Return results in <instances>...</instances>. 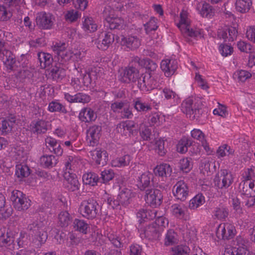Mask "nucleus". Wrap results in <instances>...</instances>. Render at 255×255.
<instances>
[{"instance_id": "c85d7f7f", "label": "nucleus", "mask_w": 255, "mask_h": 255, "mask_svg": "<svg viewBox=\"0 0 255 255\" xmlns=\"http://www.w3.org/2000/svg\"><path fill=\"white\" fill-rule=\"evenodd\" d=\"M40 161L41 165L47 168L55 166L57 162V159L52 155H44L40 157Z\"/></svg>"}, {"instance_id": "5fc2aeb1", "label": "nucleus", "mask_w": 255, "mask_h": 255, "mask_svg": "<svg viewBox=\"0 0 255 255\" xmlns=\"http://www.w3.org/2000/svg\"><path fill=\"white\" fill-rule=\"evenodd\" d=\"M88 73L90 75L91 79L93 82V83H95L96 82L101 78L102 75V72L100 67L92 68Z\"/></svg>"}, {"instance_id": "412c9836", "label": "nucleus", "mask_w": 255, "mask_h": 255, "mask_svg": "<svg viewBox=\"0 0 255 255\" xmlns=\"http://www.w3.org/2000/svg\"><path fill=\"white\" fill-rule=\"evenodd\" d=\"M152 174L149 172L142 173L137 180V185L140 190H146V188H150L151 179Z\"/></svg>"}, {"instance_id": "3c124183", "label": "nucleus", "mask_w": 255, "mask_h": 255, "mask_svg": "<svg viewBox=\"0 0 255 255\" xmlns=\"http://www.w3.org/2000/svg\"><path fill=\"white\" fill-rule=\"evenodd\" d=\"M199 11L200 14L203 17H211L213 15V13L212 6L206 2L202 4Z\"/></svg>"}, {"instance_id": "423d86ee", "label": "nucleus", "mask_w": 255, "mask_h": 255, "mask_svg": "<svg viewBox=\"0 0 255 255\" xmlns=\"http://www.w3.org/2000/svg\"><path fill=\"white\" fill-rule=\"evenodd\" d=\"M163 195L161 192L156 188H147L145 190V200L152 208H156L162 203Z\"/></svg>"}, {"instance_id": "72a5a7b5", "label": "nucleus", "mask_w": 255, "mask_h": 255, "mask_svg": "<svg viewBox=\"0 0 255 255\" xmlns=\"http://www.w3.org/2000/svg\"><path fill=\"white\" fill-rule=\"evenodd\" d=\"M51 73L53 79L57 81L62 80L66 75L64 69L57 66L51 69Z\"/></svg>"}, {"instance_id": "7c9ffc66", "label": "nucleus", "mask_w": 255, "mask_h": 255, "mask_svg": "<svg viewBox=\"0 0 255 255\" xmlns=\"http://www.w3.org/2000/svg\"><path fill=\"white\" fill-rule=\"evenodd\" d=\"M82 179L85 184L91 186L97 185V182L100 180L98 176L96 173L93 172L84 174Z\"/></svg>"}, {"instance_id": "aec40b11", "label": "nucleus", "mask_w": 255, "mask_h": 255, "mask_svg": "<svg viewBox=\"0 0 255 255\" xmlns=\"http://www.w3.org/2000/svg\"><path fill=\"white\" fill-rule=\"evenodd\" d=\"M30 130L35 134L44 133L47 130V123L43 120L33 121L30 124Z\"/></svg>"}, {"instance_id": "e2e57ef3", "label": "nucleus", "mask_w": 255, "mask_h": 255, "mask_svg": "<svg viewBox=\"0 0 255 255\" xmlns=\"http://www.w3.org/2000/svg\"><path fill=\"white\" fill-rule=\"evenodd\" d=\"M67 182L69 184L68 187L71 191L73 192L79 189L80 184L76 176H75L74 177H73L72 179L67 181Z\"/></svg>"}, {"instance_id": "0eeeda50", "label": "nucleus", "mask_w": 255, "mask_h": 255, "mask_svg": "<svg viewBox=\"0 0 255 255\" xmlns=\"http://www.w3.org/2000/svg\"><path fill=\"white\" fill-rule=\"evenodd\" d=\"M54 17L51 13L41 11L36 14V23L41 29H50L54 24Z\"/></svg>"}, {"instance_id": "338daca9", "label": "nucleus", "mask_w": 255, "mask_h": 255, "mask_svg": "<svg viewBox=\"0 0 255 255\" xmlns=\"http://www.w3.org/2000/svg\"><path fill=\"white\" fill-rule=\"evenodd\" d=\"M146 78H147V74L141 77L139 76L138 79H137V86L140 90L143 91H148L147 88L146 87Z\"/></svg>"}, {"instance_id": "79ce46f5", "label": "nucleus", "mask_w": 255, "mask_h": 255, "mask_svg": "<svg viewBox=\"0 0 255 255\" xmlns=\"http://www.w3.org/2000/svg\"><path fill=\"white\" fill-rule=\"evenodd\" d=\"M48 110L51 112H59L63 114L67 113L65 107L56 101H52L49 104Z\"/></svg>"}, {"instance_id": "f8f14e48", "label": "nucleus", "mask_w": 255, "mask_h": 255, "mask_svg": "<svg viewBox=\"0 0 255 255\" xmlns=\"http://www.w3.org/2000/svg\"><path fill=\"white\" fill-rule=\"evenodd\" d=\"M89 153L97 164L104 166L107 164L108 161V154L105 150L97 148Z\"/></svg>"}, {"instance_id": "a18cd8bd", "label": "nucleus", "mask_w": 255, "mask_h": 255, "mask_svg": "<svg viewBox=\"0 0 255 255\" xmlns=\"http://www.w3.org/2000/svg\"><path fill=\"white\" fill-rule=\"evenodd\" d=\"M252 75L250 72L244 70H238L234 73L235 78H237L238 80L241 82H245L250 78Z\"/></svg>"}, {"instance_id": "393cba45", "label": "nucleus", "mask_w": 255, "mask_h": 255, "mask_svg": "<svg viewBox=\"0 0 255 255\" xmlns=\"http://www.w3.org/2000/svg\"><path fill=\"white\" fill-rule=\"evenodd\" d=\"M154 172L156 175L166 177L171 175L172 168L169 164L163 163L157 165L154 169Z\"/></svg>"}, {"instance_id": "a211bd4d", "label": "nucleus", "mask_w": 255, "mask_h": 255, "mask_svg": "<svg viewBox=\"0 0 255 255\" xmlns=\"http://www.w3.org/2000/svg\"><path fill=\"white\" fill-rule=\"evenodd\" d=\"M240 189L242 194L247 197L255 196V180L242 182L240 184Z\"/></svg>"}, {"instance_id": "58836bf2", "label": "nucleus", "mask_w": 255, "mask_h": 255, "mask_svg": "<svg viewBox=\"0 0 255 255\" xmlns=\"http://www.w3.org/2000/svg\"><path fill=\"white\" fill-rule=\"evenodd\" d=\"M236 230L234 224L231 223L224 224V237L227 239L233 238L236 234Z\"/></svg>"}, {"instance_id": "bf43d9fd", "label": "nucleus", "mask_w": 255, "mask_h": 255, "mask_svg": "<svg viewBox=\"0 0 255 255\" xmlns=\"http://www.w3.org/2000/svg\"><path fill=\"white\" fill-rule=\"evenodd\" d=\"M142 67L151 72L154 71L157 67V65L152 60L149 58L144 59Z\"/></svg>"}, {"instance_id": "bb28decb", "label": "nucleus", "mask_w": 255, "mask_h": 255, "mask_svg": "<svg viewBox=\"0 0 255 255\" xmlns=\"http://www.w3.org/2000/svg\"><path fill=\"white\" fill-rule=\"evenodd\" d=\"M38 59L40 63V66L42 69H45L49 67L53 62V58L51 54L39 52L38 53Z\"/></svg>"}, {"instance_id": "37998d69", "label": "nucleus", "mask_w": 255, "mask_h": 255, "mask_svg": "<svg viewBox=\"0 0 255 255\" xmlns=\"http://www.w3.org/2000/svg\"><path fill=\"white\" fill-rule=\"evenodd\" d=\"M14 241V237L12 234L7 233L6 235L3 234L0 237V242L2 246L9 247L12 245Z\"/></svg>"}, {"instance_id": "a878e982", "label": "nucleus", "mask_w": 255, "mask_h": 255, "mask_svg": "<svg viewBox=\"0 0 255 255\" xmlns=\"http://www.w3.org/2000/svg\"><path fill=\"white\" fill-rule=\"evenodd\" d=\"M252 5V0H236L235 6L236 10L242 13L248 12Z\"/></svg>"}, {"instance_id": "8fccbe9b", "label": "nucleus", "mask_w": 255, "mask_h": 255, "mask_svg": "<svg viewBox=\"0 0 255 255\" xmlns=\"http://www.w3.org/2000/svg\"><path fill=\"white\" fill-rule=\"evenodd\" d=\"M213 165V163L209 159H204L201 161L200 170L204 174L207 175L211 172V166Z\"/></svg>"}, {"instance_id": "c756f323", "label": "nucleus", "mask_w": 255, "mask_h": 255, "mask_svg": "<svg viewBox=\"0 0 255 255\" xmlns=\"http://www.w3.org/2000/svg\"><path fill=\"white\" fill-rule=\"evenodd\" d=\"M142 232L141 235H144V237L149 240H155L159 237V233L153 226L146 227Z\"/></svg>"}, {"instance_id": "052dcab7", "label": "nucleus", "mask_w": 255, "mask_h": 255, "mask_svg": "<svg viewBox=\"0 0 255 255\" xmlns=\"http://www.w3.org/2000/svg\"><path fill=\"white\" fill-rule=\"evenodd\" d=\"M79 16L78 11L72 9L68 11L65 15V18L66 20L70 22L76 21Z\"/></svg>"}, {"instance_id": "39448f33", "label": "nucleus", "mask_w": 255, "mask_h": 255, "mask_svg": "<svg viewBox=\"0 0 255 255\" xmlns=\"http://www.w3.org/2000/svg\"><path fill=\"white\" fill-rule=\"evenodd\" d=\"M10 200L14 208L18 211L27 210L30 205V201L19 190H13L11 192Z\"/></svg>"}, {"instance_id": "4d7b16f0", "label": "nucleus", "mask_w": 255, "mask_h": 255, "mask_svg": "<svg viewBox=\"0 0 255 255\" xmlns=\"http://www.w3.org/2000/svg\"><path fill=\"white\" fill-rule=\"evenodd\" d=\"M165 141L163 140L159 139L155 142V150L157 153L160 156H164L167 150L164 146Z\"/></svg>"}, {"instance_id": "2eb2a0df", "label": "nucleus", "mask_w": 255, "mask_h": 255, "mask_svg": "<svg viewBox=\"0 0 255 255\" xmlns=\"http://www.w3.org/2000/svg\"><path fill=\"white\" fill-rule=\"evenodd\" d=\"M177 68V61L174 59H166L162 60L161 69L164 72L166 77L172 75Z\"/></svg>"}, {"instance_id": "13d9d810", "label": "nucleus", "mask_w": 255, "mask_h": 255, "mask_svg": "<svg viewBox=\"0 0 255 255\" xmlns=\"http://www.w3.org/2000/svg\"><path fill=\"white\" fill-rule=\"evenodd\" d=\"M156 20L157 19L154 17H151L148 22L144 25L146 33L157 29L158 26L156 25Z\"/></svg>"}, {"instance_id": "69168bd1", "label": "nucleus", "mask_w": 255, "mask_h": 255, "mask_svg": "<svg viewBox=\"0 0 255 255\" xmlns=\"http://www.w3.org/2000/svg\"><path fill=\"white\" fill-rule=\"evenodd\" d=\"M12 16V13L7 11L4 6L0 5V19L2 21H7Z\"/></svg>"}, {"instance_id": "6e6552de", "label": "nucleus", "mask_w": 255, "mask_h": 255, "mask_svg": "<svg viewBox=\"0 0 255 255\" xmlns=\"http://www.w3.org/2000/svg\"><path fill=\"white\" fill-rule=\"evenodd\" d=\"M28 230L33 234L35 238L40 245L44 244L47 239V234L46 232L45 227L41 223L39 224L34 223L28 226Z\"/></svg>"}, {"instance_id": "9d476101", "label": "nucleus", "mask_w": 255, "mask_h": 255, "mask_svg": "<svg viewBox=\"0 0 255 255\" xmlns=\"http://www.w3.org/2000/svg\"><path fill=\"white\" fill-rule=\"evenodd\" d=\"M172 191L175 197L182 201H185L189 195L188 186L183 180L178 181L173 186Z\"/></svg>"}, {"instance_id": "4468645a", "label": "nucleus", "mask_w": 255, "mask_h": 255, "mask_svg": "<svg viewBox=\"0 0 255 255\" xmlns=\"http://www.w3.org/2000/svg\"><path fill=\"white\" fill-rule=\"evenodd\" d=\"M114 41V35L110 32L101 33L97 43V47L103 50H106Z\"/></svg>"}, {"instance_id": "864d4df0", "label": "nucleus", "mask_w": 255, "mask_h": 255, "mask_svg": "<svg viewBox=\"0 0 255 255\" xmlns=\"http://www.w3.org/2000/svg\"><path fill=\"white\" fill-rule=\"evenodd\" d=\"M99 181L106 183L112 180L114 177V173L112 170H105L101 173Z\"/></svg>"}, {"instance_id": "6e6d98bb", "label": "nucleus", "mask_w": 255, "mask_h": 255, "mask_svg": "<svg viewBox=\"0 0 255 255\" xmlns=\"http://www.w3.org/2000/svg\"><path fill=\"white\" fill-rule=\"evenodd\" d=\"M191 158H186L182 159L180 160L179 168L181 170L185 172H188L192 168V165L191 164Z\"/></svg>"}, {"instance_id": "09e8293b", "label": "nucleus", "mask_w": 255, "mask_h": 255, "mask_svg": "<svg viewBox=\"0 0 255 255\" xmlns=\"http://www.w3.org/2000/svg\"><path fill=\"white\" fill-rule=\"evenodd\" d=\"M254 167L245 169L243 174V180L242 182L250 181L255 180V172Z\"/></svg>"}, {"instance_id": "5701e85b", "label": "nucleus", "mask_w": 255, "mask_h": 255, "mask_svg": "<svg viewBox=\"0 0 255 255\" xmlns=\"http://www.w3.org/2000/svg\"><path fill=\"white\" fill-rule=\"evenodd\" d=\"M96 118V114L91 108H84L79 114L80 120L84 122L94 121Z\"/></svg>"}, {"instance_id": "680f3d73", "label": "nucleus", "mask_w": 255, "mask_h": 255, "mask_svg": "<svg viewBox=\"0 0 255 255\" xmlns=\"http://www.w3.org/2000/svg\"><path fill=\"white\" fill-rule=\"evenodd\" d=\"M31 75L30 71L27 69H21L16 74V78L20 81H23L26 78H29Z\"/></svg>"}, {"instance_id": "20e7f679", "label": "nucleus", "mask_w": 255, "mask_h": 255, "mask_svg": "<svg viewBox=\"0 0 255 255\" xmlns=\"http://www.w3.org/2000/svg\"><path fill=\"white\" fill-rule=\"evenodd\" d=\"M224 19H226V22H227L225 24L227 25V28H224V41L227 40L229 41H233L238 35L236 28L230 25L235 21V16L230 11H224Z\"/></svg>"}, {"instance_id": "e433bc0d", "label": "nucleus", "mask_w": 255, "mask_h": 255, "mask_svg": "<svg viewBox=\"0 0 255 255\" xmlns=\"http://www.w3.org/2000/svg\"><path fill=\"white\" fill-rule=\"evenodd\" d=\"M130 161V157L128 155H125L121 157L113 160L112 165L115 167H123L128 165Z\"/></svg>"}, {"instance_id": "774afa93", "label": "nucleus", "mask_w": 255, "mask_h": 255, "mask_svg": "<svg viewBox=\"0 0 255 255\" xmlns=\"http://www.w3.org/2000/svg\"><path fill=\"white\" fill-rule=\"evenodd\" d=\"M191 134L192 137L199 140L201 142L205 140L204 134L200 129H194L191 131Z\"/></svg>"}, {"instance_id": "ea45409f", "label": "nucleus", "mask_w": 255, "mask_h": 255, "mask_svg": "<svg viewBox=\"0 0 255 255\" xmlns=\"http://www.w3.org/2000/svg\"><path fill=\"white\" fill-rule=\"evenodd\" d=\"M58 220L61 227H67L71 222V217L67 211H62L58 215Z\"/></svg>"}, {"instance_id": "f704fd0d", "label": "nucleus", "mask_w": 255, "mask_h": 255, "mask_svg": "<svg viewBox=\"0 0 255 255\" xmlns=\"http://www.w3.org/2000/svg\"><path fill=\"white\" fill-rule=\"evenodd\" d=\"M156 217V212L154 210H147L143 209L139 210L137 213V217L141 219L150 220Z\"/></svg>"}, {"instance_id": "49530a36", "label": "nucleus", "mask_w": 255, "mask_h": 255, "mask_svg": "<svg viewBox=\"0 0 255 255\" xmlns=\"http://www.w3.org/2000/svg\"><path fill=\"white\" fill-rule=\"evenodd\" d=\"M237 46L239 50L244 53H251L253 50L252 45L245 41L240 40L237 43Z\"/></svg>"}, {"instance_id": "7ed1b4c3", "label": "nucleus", "mask_w": 255, "mask_h": 255, "mask_svg": "<svg viewBox=\"0 0 255 255\" xmlns=\"http://www.w3.org/2000/svg\"><path fill=\"white\" fill-rule=\"evenodd\" d=\"M99 209L97 202L93 199L83 201L80 207V212L83 217L87 219L96 217Z\"/></svg>"}, {"instance_id": "603ef678", "label": "nucleus", "mask_w": 255, "mask_h": 255, "mask_svg": "<svg viewBox=\"0 0 255 255\" xmlns=\"http://www.w3.org/2000/svg\"><path fill=\"white\" fill-rule=\"evenodd\" d=\"M176 237L177 235L173 230H168L165 239V245L169 246L175 243L177 240Z\"/></svg>"}, {"instance_id": "f03ea898", "label": "nucleus", "mask_w": 255, "mask_h": 255, "mask_svg": "<svg viewBox=\"0 0 255 255\" xmlns=\"http://www.w3.org/2000/svg\"><path fill=\"white\" fill-rule=\"evenodd\" d=\"M180 20L177 24V26L184 36H189L190 37H196L201 34L200 29L194 30L193 28H190L187 17V12L186 11L182 10L180 14Z\"/></svg>"}, {"instance_id": "473e14b6", "label": "nucleus", "mask_w": 255, "mask_h": 255, "mask_svg": "<svg viewBox=\"0 0 255 255\" xmlns=\"http://www.w3.org/2000/svg\"><path fill=\"white\" fill-rule=\"evenodd\" d=\"M233 248H227L224 251V255H249L250 252L246 247H240L234 252Z\"/></svg>"}, {"instance_id": "9b49d317", "label": "nucleus", "mask_w": 255, "mask_h": 255, "mask_svg": "<svg viewBox=\"0 0 255 255\" xmlns=\"http://www.w3.org/2000/svg\"><path fill=\"white\" fill-rule=\"evenodd\" d=\"M101 131V126L98 125H94L89 128L87 130V141L89 145L94 146L98 143Z\"/></svg>"}, {"instance_id": "1a4fd4ad", "label": "nucleus", "mask_w": 255, "mask_h": 255, "mask_svg": "<svg viewBox=\"0 0 255 255\" xmlns=\"http://www.w3.org/2000/svg\"><path fill=\"white\" fill-rule=\"evenodd\" d=\"M139 76L137 69L134 66H129L121 73L120 80L124 83L135 82L138 79Z\"/></svg>"}, {"instance_id": "f3484780", "label": "nucleus", "mask_w": 255, "mask_h": 255, "mask_svg": "<svg viewBox=\"0 0 255 255\" xmlns=\"http://www.w3.org/2000/svg\"><path fill=\"white\" fill-rule=\"evenodd\" d=\"M135 124L132 121H127L121 122L117 125V130L118 132L125 135L130 136L133 134L135 130Z\"/></svg>"}, {"instance_id": "ddd939ff", "label": "nucleus", "mask_w": 255, "mask_h": 255, "mask_svg": "<svg viewBox=\"0 0 255 255\" xmlns=\"http://www.w3.org/2000/svg\"><path fill=\"white\" fill-rule=\"evenodd\" d=\"M156 98L164 97L166 100L173 99L174 105H177L180 102V98L178 94L168 88L159 89L155 93Z\"/></svg>"}, {"instance_id": "c9c22d12", "label": "nucleus", "mask_w": 255, "mask_h": 255, "mask_svg": "<svg viewBox=\"0 0 255 255\" xmlns=\"http://www.w3.org/2000/svg\"><path fill=\"white\" fill-rule=\"evenodd\" d=\"M29 168L25 164H18L16 166L15 175L18 178H22L27 177L29 174Z\"/></svg>"}, {"instance_id": "b1692460", "label": "nucleus", "mask_w": 255, "mask_h": 255, "mask_svg": "<svg viewBox=\"0 0 255 255\" xmlns=\"http://www.w3.org/2000/svg\"><path fill=\"white\" fill-rule=\"evenodd\" d=\"M105 20L108 23L107 26H109L111 29H120L124 25V20L120 17H112L105 15Z\"/></svg>"}, {"instance_id": "6ab92c4d", "label": "nucleus", "mask_w": 255, "mask_h": 255, "mask_svg": "<svg viewBox=\"0 0 255 255\" xmlns=\"http://www.w3.org/2000/svg\"><path fill=\"white\" fill-rule=\"evenodd\" d=\"M65 99L70 103H82L83 104L88 103L91 99L89 96L87 94L79 93L75 95H71L68 93L65 94Z\"/></svg>"}, {"instance_id": "f257e3e1", "label": "nucleus", "mask_w": 255, "mask_h": 255, "mask_svg": "<svg viewBox=\"0 0 255 255\" xmlns=\"http://www.w3.org/2000/svg\"><path fill=\"white\" fill-rule=\"evenodd\" d=\"M201 102L196 98H188L181 104V110L191 120H194L200 115Z\"/></svg>"}, {"instance_id": "4c0bfd02", "label": "nucleus", "mask_w": 255, "mask_h": 255, "mask_svg": "<svg viewBox=\"0 0 255 255\" xmlns=\"http://www.w3.org/2000/svg\"><path fill=\"white\" fill-rule=\"evenodd\" d=\"M204 202V197L202 194H199L190 201L189 207L191 209H195L202 205Z\"/></svg>"}, {"instance_id": "c03bdc74", "label": "nucleus", "mask_w": 255, "mask_h": 255, "mask_svg": "<svg viewBox=\"0 0 255 255\" xmlns=\"http://www.w3.org/2000/svg\"><path fill=\"white\" fill-rule=\"evenodd\" d=\"M133 106L134 109L138 112H146L151 110L152 109L150 105L142 103L139 99L133 101Z\"/></svg>"}, {"instance_id": "0e129e2a", "label": "nucleus", "mask_w": 255, "mask_h": 255, "mask_svg": "<svg viewBox=\"0 0 255 255\" xmlns=\"http://www.w3.org/2000/svg\"><path fill=\"white\" fill-rule=\"evenodd\" d=\"M246 36L250 41L255 43V26H250L247 27Z\"/></svg>"}, {"instance_id": "cd10ccee", "label": "nucleus", "mask_w": 255, "mask_h": 255, "mask_svg": "<svg viewBox=\"0 0 255 255\" xmlns=\"http://www.w3.org/2000/svg\"><path fill=\"white\" fill-rule=\"evenodd\" d=\"M117 197L121 205L126 206L130 203L131 192L128 189H124L120 192Z\"/></svg>"}, {"instance_id": "de8ad7c7", "label": "nucleus", "mask_w": 255, "mask_h": 255, "mask_svg": "<svg viewBox=\"0 0 255 255\" xmlns=\"http://www.w3.org/2000/svg\"><path fill=\"white\" fill-rule=\"evenodd\" d=\"M173 215L179 218L183 217L184 212V206L182 204H175L171 206Z\"/></svg>"}, {"instance_id": "4be33fe9", "label": "nucleus", "mask_w": 255, "mask_h": 255, "mask_svg": "<svg viewBox=\"0 0 255 255\" xmlns=\"http://www.w3.org/2000/svg\"><path fill=\"white\" fill-rule=\"evenodd\" d=\"M15 123V117L3 119L0 124V132L2 135H6L9 133Z\"/></svg>"}, {"instance_id": "dca6fc26", "label": "nucleus", "mask_w": 255, "mask_h": 255, "mask_svg": "<svg viewBox=\"0 0 255 255\" xmlns=\"http://www.w3.org/2000/svg\"><path fill=\"white\" fill-rule=\"evenodd\" d=\"M120 43L121 45L126 46L131 50H134L138 48L140 45V41L136 36H128L123 37Z\"/></svg>"}, {"instance_id": "2f4dec72", "label": "nucleus", "mask_w": 255, "mask_h": 255, "mask_svg": "<svg viewBox=\"0 0 255 255\" xmlns=\"http://www.w3.org/2000/svg\"><path fill=\"white\" fill-rule=\"evenodd\" d=\"M73 227L75 230L86 234L89 226L84 220L75 219L73 222Z\"/></svg>"}, {"instance_id": "a19ab883", "label": "nucleus", "mask_w": 255, "mask_h": 255, "mask_svg": "<svg viewBox=\"0 0 255 255\" xmlns=\"http://www.w3.org/2000/svg\"><path fill=\"white\" fill-rule=\"evenodd\" d=\"M83 27L85 31L94 32L97 30V25L91 17H87L83 22Z\"/></svg>"}]
</instances>
